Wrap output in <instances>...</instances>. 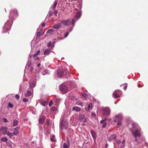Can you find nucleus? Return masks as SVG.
I'll use <instances>...</instances> for the list:
<instances>
[{
    "label": "nucleus",
    "mask_w": 148,
    "mask_h": 148,
    "mask_svg": "<svg viewBox=\"0 0 148 148\" xmlns=\"http://www.w3.org/2000/svg\"><path fill=\"white\" fill-rule=\"evenodd\" d=\"M132 125V127L130 129V131L135 138L134 141L137 142L138 139L137 138L140 137L141 136L140 129L139 128L138 125L136 123H133Z\"/></svg>",
    "instance_id": "1"
},
{
    "label": "nucleus",
    "mask_w": 148,
    "mask_h": 148,
    "mask_svg": "<svg viewBox=\"0 0 148 148\" xmlns=\"http://www.w3.org/2000/svg\"><path fill=\"white\" fill-rule=\"evenodd\" d=\"M110 110L108 107L103 108L102 109V113L104 116H108L110 114Z\"/></svg>",
    "instance_id": "2"
},
{
    "label": "nucleus",
    "mask_w": 148,
    "mask_h": 148,
    "mask_svg": "<svg viewBox=\"0 0 148 148\" xmlns=\"http://www.w3.org/2000/svg\"><path fill=\"white\" fill-rule=\"evenodd\" d=\"M68 71L67 69H63L62 70H59L57 72V74L59 77H62L65 74V73L66 74Z\"/></svg>",
    "instance_id": "3"
},
{
    "label": "nucleus",
    "mask_w": 148,
    "mask_h": 148,
    "mask_svg": "<svg viewBox=\"0 0 148 148\" xmlns=\"http://www.w3.org/2000/svg\"><path fill=\"white\" fill-rule=\"evenodd\" d=\"M11 26L10 24L9 21H8L5 24L3 27V30L4 32H7V31L9 30Z\"/></svg>",
    "instance_id": "4"
},
{
    "label": "nucleus",
    "mask_w": 148,
    "mask_h": 148,
    "mask_svg": "<svg viewBox=\"0 0 148 148\" xmlns=\"http://www.w3.org/2000/svg\"><path fill=\"white\" fill-rule=\"evenodd\" d=\"M68 123L67 122H64L63 120H62L60 123V127L61 129H66L68 127Z\"/></svg>",
    "instance_id": "5"
},
{
    "label": "nucleus",
    "mask_w": 148,
    "mask_h": 148,
    "mask_svg": "<svg viewBox=\"0 0 148 148\" xmlns=\"http://www.w3.org/2000/svg\"><path fill=\"white\" fill-rule=\"evenodd\" d=\"M79 120L85 123L86 122V118L83 114H80L79 116Z\"/></svg>",
    "instance_id": "6"
},
{
    "label": "nucleus",
    "mask_w": 148,
    "mask_h": 148,
    "mask_svg": "<svg viewBox=\"0 0 148 148\" xmlns=\"http://www.w3.org/2000/svg\"><path fill=\"white\" fill-rule=\"evenodd\" d=\"M17 11L16 10L14 9L13 11H11L10 13V16L14 18L18 16Z\"/></svg>",
    "instance_id": "7"
},
{
    "label": "nucleus",
    "mask_w": 148,
    "mask_h": 148,
    "mask_svg": "<svg viewBox=\"0 0 148 148\" xmlns=\"http://www.w3.org/2000/svg\"><path fill=\"white\" fill-rule=\"evenodd\" d=\"M60 90L62 92H66L68 91V89L66 86L64 84H62L60 88Z\"/></svg>",
    "instance_id": "8"
},
{
    "label": "nucleus",
    "mask_w": 148,
    "mask_h": 148,
    "mask_svg": "<svg viewBox=\"0 0 148 148\" xmlns=\"http://www.w3.org/2000/svg\"><path fill=\"white\" fill-rule=\"evenodd\" d=\"M0 131H2V133L3 135H5L7 133V132L8 131V128L6 127L2 126L1 128Z\"/></svg>",
    "instance_id": "9"
},
{
    "label": "nucleus",
    "mask_w": 148,
    "mask_h": 148,
    "mask_svg": "<svg viewBox=\"0 0 148 148\" xmlns=\"http://www.w3.org/2000/svg\"><path fill=\"white\" fill-rule=\"evenodd\" d=\"M61 23L64 25L68 26L71 24V22L69 20H62Z\"/></svg>",
    "instance_id": "10"
},
{
    "label": "nucleus",
    "mask_w": 148,
    "mask_h": 148,
    "mask_svg": "<svg viewBox=\"0 0 148 148\" xmlns=\"http://www.w3.org/2000/svg\"><path fill=\"white\" fill-rule=\"evenodd\" d=\"M67 143H64L63 145V148H69V146L70 145L69 140L68 138H66Z\"/></svg>",
    "instance_id": "11"
},
{
    "label": "nucleus",
    "mask_w": 148,
    "mask_h": 148,
    "mask_svg": "<svg viewBox=\"0 0 148 148\" xmlns=\"http://www.w3.org/2000/svg\"><path fill=\"white\" fill-rule=\"evenodd\" d=\"M36 82L34 80L31 81L29 82V86L30 88L32 89L36 85Z\"/></svg>",
    "instance_id": "12"
},
{
    "label": "nucleus",
    "mask_w": 148,
    "mask_h": 148,
    "mask_svg": "<svg viewBox=\"0 0 148 148\" xmlns=\"http://www.w3.org/2000/svg\"><path fill=\"white\" fill-rule=\"evenodd\" d=\"M19 129L20 127L18 126L17 127H16L14 128V131L13 133L14 135H16L19 133Z\"/></svg>",
    "instance_id": "13"
},
{
    "label": "nucleus",
    "mask_w": 148,
    "mask_h": 148,
    "mask_svg": "<svg viewBox=\"0 0 148 148\" xmlns=\"http://www.w3.org/2000/svg\"><path fill=\"white\" fill-rule=\"evenodd\" d=\"M116 119L114 120V121L115 122H116L117 120H121L122 119V116L121 114H119L118 115H116L115 116Z\"/></svg>",
    "instance_id": "14"
},
{
    "label": "nucleus",
    "mask_w": 148,
    "mask_h": 148,
    "mask_svg": "<svg viewBox=\"0 0 148 148\" xmlns=\"http://www.w3.org/2000/svg\"><path fill=\"white\" fill-rule=\"evenodd\" d=\"M31 57L32 56L30 54L29 56L28 61L27 64V66L29 67H30L31 65Z\"/></svg>",
    "instance_id": "15"
},
{
    "label": "nucleus",
    "mask_w": 148,
    "mask_h": 148,
    "mask_svg": "<svg viewBox=\"0 0 148 148\" xmlns=\"http://www.w3.org/2000/svg\"><path fill=\"white\" fill-rule=\"evenodd\" d=\"M119 91H115L113 94V97L115 98H116L119 97Z\"/></svg>",
    "instance_id": "16"
},
{
    "label": "nucleus",
    "mask_w": 148,
    "mask_h": 148,
    "mask_svg": "<svg viewBox=\"0 0 148 148\" xmlns=\"http://www.w3.org/2000/svg\"><path fill=\"white\" fill-rule=\"evenodd\" d=\"M90 132L94 140H95L96 138V134L95 132L94 131L92 130H91Z\"/></svg>",
    "instance_id": "17"
},
{
    "label": "nucleus",
    "mask_w": 148,
    "mask_h": 148,
    "mask_svg": "<svg viewBox=\"0 0 148 148\" xmlns=\"http://www.w3.org/2000/svg\"><path fill=\"white\" fill-rule=\"evenodd\" d=\"M81 110V108L79 107L75 106L72 108V110L73 111H75L76 112H78Z\"/></svg>",
    "instance_id": "18"
},
{
    "label": "nucleus",
    "mask_w": 148,
    "mask_h": 148,
    "mask_svg": "<svg viewBox=\"0 0 148 148\" xmlns=\"http://www.w3.org/2000/svg\"><path fill=\"white\" fill-rule=\"evenodd\" d=\"M116 136L115 134H113L111 135L110 137H109V141H111L112 140H114L116 139Z\"/></svg>",
    "instance_id": "19"
},
{
    "label": "nucleus",
    "mask_w": 148,
    "mask_h": 148,
    "mask_svg": "<svg viewBox=\"0 0 148 148\" xmlns=\"http://www.w3.org/2000/svg\"><path fill=\"white\" fill-rule=\"evenodd\" d=\"M32 90V89L31 88H29L27 89V93L25 94V96L27 97L31 95V90Z\"/></svg>",
    "instance_id": "20"
},
{
    "label": "nucleus",
    "mask_w": 148,
    "mask_h": 148,
    "mask_svg": "<svg viewBox=\"0 0 148 148\" xmlns=\"http://www.w3.org/2000/svg\"><path fill=\"white\" fill-rule=\"evenodd\" d=\"M38 120L39 123H44L45 120V119L44 117L42 116L40 117Z\"/></svg>",
    "instance_id": "21"
},
{
    "label": "nucleus",
    "mask_w": 148,
    "mask_h": 148,
    "mask_svg": "<svg viewBox=\"0 0 148 148\" xmlns=\"http://www.w3.org/2000/svg\"><path fill=\"white\" fill-rule=\"evenodd\" d=\"M61 23H58L57 24H55L53 26V28L56 29H58L60 28L61 26Z\"/></svg>",
    "instance_id": "22"
},
{
    "label": "nucleus",
    "mask_w": 148,
    "mask_h": 148,
    "mask_svg": "<svg viewBox=\"0 0 148 148\" xmlns=\"http://www.w3.org/2000/svg\"><path fill=\"white\" fill-rule=\"evenodd\" d=\"M51 51L50 49H47L45 51L44 54L45 55H47L51 53Z\"/></svg>",
    "instance_id": "23"
},
{
    "label": "nucleus",
    "mask_w": 148,
    "mask_h": 148,
    "mask_svg": "<svg viewBox=\"0 0 148 148\" xmlns=\"http://www.w3.org/2000/svg\"><path fill=\"white\" fill-rule=\"evenodd\" d=\"M81 13L80 12H78L76 14L75 17L77 18V19H79L81 16Z\"/></svg>",
    "instance_id": "24"
},
{
    "label": "nucleus",
    "mask_w": 148,
    "mask_h": 148,
    "mask_svg": "<svg viewBox=\"0 0 148 148\" xmlns=\"http://www.w3.org/2000/svg\"><path fill=\"white\" fill-rule=\"evenodd\" d=\"M50 139L51 142H55L56 141L55 136L54 135H52Z\"/></svg>",
    "instance_id": "25"
},
{
    "label": "nucleus",
    "mask_w": 148,
    "mask_h": 148,
    "mask_svg": "<svg viewBox=\"0 0 148 148\" xmlns=\"http://www.w3.org/2000/svg\"><path fill=\"white\" fill-rule=\"evenodd\" d=\"M7 133L6 134L7 135L9 136L11 138H12L14 135L13 133H11L8 132H7Z\"/></svg>",
    "instance_id": "26"
},
{
    "label": "nucleus",
    "mask_w": 148,
    "mask_h": 148,
    "mask_svg": "<svg viewBox=\"0 0 148 148\" xmlns=\"http://www.w3.org/2000/svg\"><path fill=\"white\" fill-rule=\"evenodd\" d=\"M51 111L54 112H56L58 110L57 108L55 106H53L51 108Z\"/></svg>",
    "instance_id": "27"
},
{
    "label": "nucleus",
    "mask_w": 148,
    "mask_h": 148,
    "mask_svg": "<svg viewBox=\"0 0 148 148\" xmlns=\"http://www.w3.org/2000/svg\"><path fill=\"white\" fill-rule=\"evenodd\" d=\"M57 3H58L57 1L55 0L54 2V4L52 7L53 9V10H54L55 8H56V7L57 4Z\"/></svg>",
    "instance_id": "28"
},
{
    "label": "nucleus",
    "mask_w": 148,
    "mask_h": 148,
    "mask_svg": "<svg viewBox=\"0 0 148 148\" xmlns=\"http://www.w3.org/2000/svg\"><path fill=\"white\" fill-rule=\"evenodd\" d=\"M18 124V121L16 119L14 120L13 121V126H16Z\"/></svg>",
    "instance_id": "29"
},
{
    "label": "nucleus",
    "mask_w": 148,
    "mask_h": 148,
    "mask_svg": "<svg viewBox=\"0 0 148 148\" xmlns=\"http://www.w3.org/2000/svg\"><path fill=\"white\" fill-rule=\"evenodd\" d=\"M54 30L53 29H49L47 31V33L49 34H51V33H52L53 32H54Z\"/></svg>",
    "instance_id": "30"
},
{
    "label": "nucleus",
    "mask_w": 148,
    "mask_h": 148,
    "mask_svg": "<svg viewBox=\"0 0 148 148\" xmlns=\"http://www.w3.org/2000/svg\"><path fill=\"white\" fill-rule=\"evenodd\" d=\"M40 53V50H38V51H37L36 53L33 55V56L34 58H35L36 56H37V55L39 54Z\"/></svg>",
    "instance_id": "31"
},
{
    "label": "nucleus",
    "mask_w": 148,
    "mask_h": 148,
    "mask_svg": "<svg viewBox=\"0 0 148 148\" xmlns=\"http://www.w3.org/2000/svg\"><path fill=\"white\" fill-rule=\"evenodd\" d=\"M1 140L2 142H5L8 141V139L5 137H4L1 138Z\"/></svg>",
    "instance_id": "32"
},
{
    "label": "nucleus",
    "mask_w": 148,
    "mask_h": 148,
    "mask_svg": "<svg viewBox=\"0 0 148 148\" xmlns=\"http://www.w3.org/2000/svg\"><path fill=\"white\" fill-rule=\"evenodd\" d=\"M121 120H117V125L120 126L121 125Z\"/></svg>",
    "instance_id": "33"
},
{
    "label": "nucleus",
    "mask_w": 148,
    "mask_h": 148,
    "mask_svg": "<svg viewBox=\"0 0 148 148\" xmlns=\"http://www.w3.org/2000/svg\"><path fill=\"white\" fill-rule=\"evenodd\" d=\"M41 103L42 105L44 106H45L47 104V103L46 101H43L42 102H41Z\"/></svg>",
    "instance_id": "34"
},
{
    "label": "nucleus",
    "mask_w": 148,
    "mask_h": 148,
    "mask_svg": "<svg viewBox=\"0 0 148 148\" xmlns=\"http://www.w3.org/2000/svg\"><path fill=\"white\" fill-rule=\"evenodd\" d=\"M8 106L9 107L12 108L13 107V106L12 104L9 103H8Z\"/></svg>",
    "instance_id": "35"
},
{
    "label": "nucleus",
    "mask_w": 148,
    "mask_h": 148,
    "mask_svg": "<svg viewBox=\"0 0 148 148\" xmlns=\"http://www.w3.org/2000/svg\"><path fill=\"white\" fill-rule=\"evenodd\" d=\"M53 14V12L52 11H49L48 14V16L49 17H50Z\"/></svg>",
    "instance_id": "36"
},
{
    "label": "nucleus",
    "mask_w": 148,
    "mask_h": 148,
    "mask_svg": "<svg viewBox=\"0 0 148 148\" xmlns=\"http://www.w3.org/2000/svg\"><path fill=\"white\" fill-rule=\"evenodd\" d=\"M82 94L84 98H86L88 96V95L86 94H85L84 93H82Z\"/></svg>",
    "instance_id": "37"
},
{
    "label": "nucleus",
    "mask_w": 148,
    "mask_h": 148,
    "mask_svg": "<svg viewBox=\"0 0 148 148\" xmlns=\"http://www.w3.org/2000/svg\"><path fill=\"white\" fill-rule=\"evenodd\" d=\"M115 141L116 142V144L117 145L119 144L121 142L119 140H117L116 139H115Z\"/></svg>",
    "instance_id": "38"
},
{
    "label": "nucleus",
    "mask_w": 148,
    "mask_h": 148,
    "mask_svg": "<svg viewBox=\"0 0 148 148\" xmlns=\"http://www.w3.org/2000/svg\"><path fill=\"white\" fill-rule=\"evenodd\" d=\"M51 42L50 41L47 43V46L48 47H49L51 46Z\"/></svg>",
    "instance_id": "39"
},
{
    "label": "nucleus",
    "mask_w": 148,
    "mask_h": 148,
    "mask_svg": "<svg viewBox=\"0 0 148 148\" xmlns=\"http://www.w3.org/2000/svg\"><path fill=\"white\" fill-rule=\"evenodd\" d=\"M75 22V18L73 19L71 22V23L72 24L74 25Z\"/></svg>",
    "instance_id": "40"
},
{
    "label": "nucleus",
    "mask_w": 148,
    "mask_h": 148,
    "mask_svg": "<svg viewBox=\"0 0 148 148\" xmlns=\"http://www.w3.org/2000/svg\"><path fill=\"white\" fill-rule=\"evenodd\" d=\"M52 104H53V101L52 100H51L49 103V107L51 106H52Z\"/></svg>",
    "instance_id": "41"
},
{
    "label": "nucleus",
    "mask_w": 148,
    "mask_h": 148,
    "mask_svg": "<svg viewBox=\"0 0 148 148\" xmlns=\"http://www.w3.org/2000/svg\"><path fill=\"white\" fill-rule=\"evenodd\" d=\"M69 34V33L68 32H66L65 34L64 37L66 38V37H67L68 36Z\"/></svg>",
    "instance_id": "42"
},
{
    "label": "nucleus",
    "mask_w": 148,
    "mask_h": 148,
    "mask_svg": "<svg viewBox=\"0 0 148 148\" xmlns=\"http://www.w3.org/2000/svg\"><path fill=\"white\" fill-rule=\"evenodd\" d=\"M15 97L18 100L19 99V96L18 95H15Z\"/></svg>",
    "instance_id": "43"
},
{
    "label": "nucleus",
    "mask_w": 148,
    "mask_h": 148,
    "mask_svg": "<svg viewBox=\"0 0 148 148\" xmlns=\"http://www.w3.org/2000/svg\"><path fill=\"white\" fill-rule=\"evenodd\" d=\"M106 122H104V123L103 124V125L102 126V127L103 128L105 127L106 126Z\"/></svg>",
    "instance_id": "44"
},
{
    "label": "nucleus",
    "mask_w": 148,
    "mask_h": 148,
    "mask_svg": "<svg viewBox=\"0 0 148 148\" xmlns=\"http://www.w3.org/2000/svg\"><path fill=\"white\" fill-rule=\"evenodd\" d=\"M41 32H38L37 34V36L38 37H39L41 35Z\"/></svg>",
    "instance_id": "45"
},
{
    "label": "nucleus",
    "mask_w": 148,
    "mask_h": 148,
    "mask_svg": "<svg viewBox=\"0 0 148 148\" xmlns=\"http://www.w3.org/2000/svg\"><path fill=\"white\" fill-rule=\"evenodd\" d=\"M91 115L92 116L95 117L96 116V114L94 112H92L91 113Z\"/></svg>",
    "instance_id": "46"
},
{
    "label": "nucleus",
    "mask_w": 148,
    "mask_h": 148,
    "mask_svg": "<svg viewBox=\"0 0 148 148\" xmlns=\"http://www.w3.org/2000/svg\"><path fill=\"white\" fill-rule=\"evenodd\" d=\"M92 105L91 104H89L88 105V107L89 109H90L92 108Z\"/></svg>",
    "instance_id": "47"
},
{
    "label": "nucleus",
    "mask_w": 148,
    "mask_h": 148,
    "mask_svg": "<svg viewBox=\"0 0 148 148\" xmlns=\"http://www.w3.org/2000/svg\"><path fill=\"white\" fill-rule=\"evenodd\" d=\"M3 121L5 122H8V120H7V119L5 118H3Z\"/></svg>",
    "instance_id": "48"
},
{
    "label": "nucleus",
    "mask_w": 148,
    "mask_h": 148,
    "mask_svg": "<svg viewBox=\"0 0 148 148\" xmlns=\"http://www.w3.org/2000/svg\"><path fill=\"white\" fill-rule=\"evenodd\" d=\"M58 13V11L57 10H55L53 12V14H54L56 15Z\"/></svg>",
    "instance_id": "49"
},
{
    "label": "nucleus",
    "mask_w": 148,
    "mask_h": 148,
    "mask_svg": "<svg viewBox=\"0 0 148 148\" xmlns=\"http://www.w3.org/2000/svg\"><path fill=\"white\" fill-rule=\"evenodd\" d=\"M23 101L25 102H26L27 101V99L25 98H24L23 99Z\"/></svg>",
    "instance_id": "50"
},
{
    "label": "nucleus",
    "mask_w": 148,
    "mask_h": 148,
    "mask_svg": "<svg viewBox=\"0 0 148 148\" xmlns=\"http://www.w3.org/2000/svg\"><path fill=\"white\" fill-rule=\"evenodd\" d=\"M125 144H123V145L121 146L120 147V148H124L125 147Z\"/></svg>",
    "instance_id": "51"
},
{
    "label": "nucleus",
    "mask_w": 148,
    "mask_h": 148,
    "mask_svg": "<svg viewBox=\"0 0 148 148\" xmlns=\"http://www.w3.org/2000/svg\"><path fill=\"white\" fill-rule=\"evenodd\" d=\"M45 23H42V24H41V25H42V27H44L45 25Z\"/></svg>",
    "instance_id": "52"
},
{
    "label": "nucleus",
    "mask_w": 148,
    "mask_h": 148,
    "mask_svg": "<svg viewBox=\"0 0 148 148\" xmlns=\"http://www.w3.org/2000/svg\"><path fill=\"white\" fill-rule=\"evenodd\" d=\"M104 122H104V121H103V120H101V121H100V123L101 124H103Z\"/></svg>",
    "instance_id": "53"
},
{
    "label": "nucleus",
    "mask_w": 148,
    "mask_h": 148,
    "mask_svg": "<svg viewBox=\"0 0 148 148\" xmlns=\"http://www.w3.org/2000/svg\"><path fill=\"white\" fill-rule=\"evenodd\" d=\"M47 74L46 72L45 71H44L42 73V74L43 75H45Z\"/></svg>",
    "instance_id": "54"
},
{
    "label": "nucleus",
    "mask_w": 148,
    "mask_h": 148,
    "mask_svg": "<svg viewBox=\"0 0 148 148\" xmlns=\"http://www.w3.org/2000/svg\"><path fill=\"white\" fill-rule=\"evenodd\" d=\"M39 59V58L38 57H37L35 59V60L36 61L37 60H38Z\"/></svg>",
    "instance_id": "55"
},
{
    "label": "nucleus",
    "mask_w": 148,
    "mask_h": 148,
    "mask_svg": "<svg viewBox=\"0 0 148 148\" xmlns=\"http://www.w3.org/2000/svg\"><path fill=\"white\" fill-rule=\"evenodd\" d=\"M33 69V68L32 67H31L30 69V71H32Z\"/></svg>",
    "instance_id": "56"
},
{
    "label": "nucleus",
    "mask_w": 148,
    "mask_h": 148,
    "mask_svg": "<svg viewBox=\"0 0 148 148\" xmlns=\"http://www.w3.org/2000/svg\"><path fill=\"white\" fill-rule=\"evenodd\" d=\"M43 31V29H41L39 32H41V34H42V32Z\"/></svg>",
    "instance_id": "57"
},
{
    "label": "nucleus",
    "mask_w": 148,
    "mask_h": 148,
    "mask_svg": "<svg viewBox=\"0 0 148 148\" xmlns=\"http://www.w3.org/2000/svg\"><path fill=\"white\" fill-rule=\"evenodd\" d=\"M59 101L58 99H56L55 100V101L56 102H58Z\"/></svg>",
    "instance_id": "58"
},
{
    "label": "nucleus",
    "mask_w": 148,
    "mask_h": 148,
    "mask_svg": "<svg viewBox=\"0 0 148 148\" xmlns=\"http://www.w3.org/2000/svg\"><path fill=\"white\" fill-rule=\"evenodd\" d=\"M125 140H124L123 141L122 144H125Z\"/></svg>",
    "instance_id": "59"
},
{
    "label": "nucleus",
    "mask_w": 148,
    "mask_h": 148,
    "mask_svg": "<svg viewBox=\"0 0 148 148\" xmlns=\"http://www.w3.org/2000/svg\"><path fill=\"white\" fill-rule=\"evenodd\" d=\"M107 119V118H106L104 120H103L105 122H106V120Z\"/></svg>",
    "instance_id": "60"
},
{
    "label": "nucleus",
    "mask_w": 148,
    "mask_h": 148,
    "mask_svg": "<svg viewBox=\"0 0 148 148\" xmlns=\"http://www.w3.org/2000/svg\"><path fill=\"white\" fill-rule=\"evenodd\" d=\"M40 63H39L37 65V67H39V66H40Z\"/></svg>",
    "instance_id": "61"
},
{
    "label": "nucleus",
    "mask_w": 148,
    "mask_h": 148,
    "mask_svg": "<svg viewBox=\"0 0 148 148\" xmlns=\"http://www.w3.org/2000/svg\"><path fill=\"white\" fill-rule=\"evenodd\" d=\"M40 71V69H39L38 71H37V72L39 73Z\"/></svg>",
    "instance_id": "62"
},
{
    "label": "nucleus",
    "mask_w": 148,
    "mask_h": 148,
    "mask_svg": "<svg viewBox=\"0 0 148 148\" xmlns=\"http://www.w3.org/2000/svg\"><path fill=\"white\" fill-rule=\"evenodd\" d=\"M126 88H127L126 86H125L124 88L123 89L124 90H125L126 89Z\"/></svg>",
    "instance_id": "63"
},
{
    "label": "nucleus",
    "mask_w": 148,
    "mask_h": 148,
    "mask_svg": "<svg viewBox=\"0 0 148 148\" xmlns=\"http://www.w3.org/2000/svg\"><path fill=\"white\" fill-rule=\"evenodd\" d=\"M108 146V144H106L105 145V147H107Z\"/></svg>",
    "instance_id": "64"
}]
</instances>
